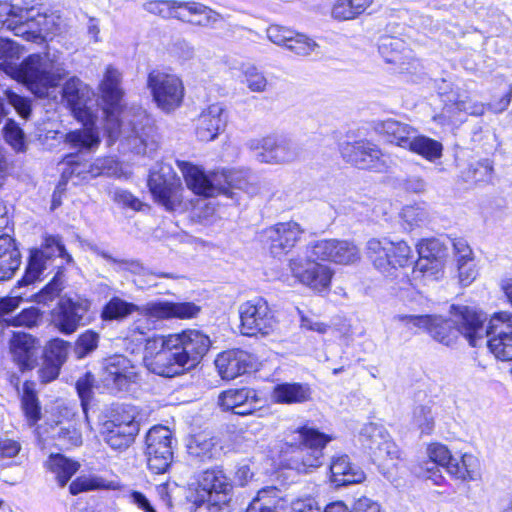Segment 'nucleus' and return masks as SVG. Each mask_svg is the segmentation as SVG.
Instances as JSON below:
<instances>
[{
	"instance_id": "nucleus-3",
	"label": "nucleus",
	"mask_w": 512,
	"mask_h": 512,
	"mask_svg": "<svg viewBox=\"0 0 512 512\" xmlns=\"http://www.w3.org/2000/svg\"><path fill=\"white\" fill-rule=\"evenodd\" d=\"M456 320L463 336L472 347L482 345L487 337V346L497 359L512 361V314H494L486 328V318L482 313L473 308H457Z\"/></svg>"
},
{
	"instance_id": "nucleus-63",
	"label": "nucleus",
	"mask_w": 512,
	"mask_h": 512,
	"mask_svg": "<svg viewBox=\"0 0 512 512\" xmlns=\"http://www.w3.org/2000/svg\"><path fill=\"white\" fill-rule=\"evenodd\" d=\"M267 37L271 42L287 47L293 37V31L280 25H271L267 29Z\"/></svg>"
},
{
	"instance_id": "nucleus-49",
	"label": "nucleus",
	"mask_w": 512,
	"mask_h": 512,
	"mask_svg": "<svg viewBox=\"0 0 512 512\" xmlns=\"http://www.w3.org/2000/svg\"><path fill=\"white\" fill-rule=\"evenodd\" d=\"M99 334L93 330H86L80 334L75 342L74 353L78 359H82L92 353L98 347Z\"/></svg>"
},
{
	"instance_id": "nucleus-26",
	"label": "nucleus",
	"mask_w": 512,
	"mask_h": 512,
	"mask_svg": "<svg viewBox=\"0 0 512 512\" xmlns=\"http://www.w3.org/2000/svg\"><path fill=\"white\" fill-rule=\"evenodd\" d=\"M254 357L244 350H228L215 359L216 369L222 379L232 380L254 368Z\"/></svg>"
},
{
	"instance_id": "nucleus-19",
	"label": "nucleus",
	"mask_w": 512,
	"mask_h": 512,
	"mask_svg": "<svg viewBox=\"0 0 512 512\" xmlns=\"http://www.w3.org/2000/svg\"><path fill=\"white\" fill-rule=\"evenodd\" d=\"M305 229L296 221L279 222L264 231L270 253L282 256L291 251L300 241Z\"/></svg>"
},
{
	"instance_id": "nucleus-54",
	"label": "nucleus",
	"mask_w": 512,
	"mask_h": 512,
	"mask_svg": "<svg viewBox=\"0 0 512 512\" xmlns=\"http://www.w3.org/2000/svg\"><path fill=\"white\" fill-rule=\"evenodd\" d=\"M154 328V321L148 317L142 316L136 319L128 328L127 338H131L132 341L141 343L145 340L146 335L150 330Z\"/></svg>"
},
{
	"instance_id": "nucleus-15",
	"label": "nucleus",
	"mask_w": 512,
	"mask_h": 512,
	"mask_svg": "<svg viewBox=\"0 0 512 512\" xmlns=\"http://www.w3.org/2000/svg\"><path fill=\"white\" fill-rule=\"evenodd\" d=\"M149 469L155 474L166 472L173 458L172 431L165 426L152 427L146 436Z\"/></svg>"
},
{
	"instance_id": "nucleus-20",
	"label": "nucleus",
	"mask_w": 512,
	"mask_h": 512,
	"mask_svg": "<svg viewBox=\"0 0 512 512\" xmlns=\"http://www.w3.org/2000/svg\"><path fill=\"white\" fill-rule=\"evenodd\" d=\"M311 255L315 259L349 265L360 259L358 247L347 240L324 239L315 242L311 247Z\"/></svg>"
},
{
	"instance_id": "nucleus-4",
	"label": "nucleus",
	"mask_w": 512,
	"mask_h": 512,
	"mask_svg": "<svg viewBox=\"0 0 512 512\" xmlns=\"http://www.w3.org/2000/svg\"><path fill=\"white\" fill-rule=\"evenodd\" d=\"M64 262L71 263L72 257L66 252L64 245L57 236H47L41 249L31 251L24 276L26 283H32L45 276L47 270L57 269L53 279L41 290L39 302L53 300L62 290L61 269Z\"/></svg>"
},
{
	"instance_id": "nucleus-27",
	"label": "nucleus",
	"mask_w": 512,
	"mask_h": 512,
	"mask_svg": "<svg viewBox=\"0 0 512 512\" xmlns=\"http://www.w3.org/2000/svg\"><path fill=\"white\" fill-rule=\"evenodd\" d=\"M92 96V89L77 77L67 80L62 89V98L73 110L76 117L91 114L87 109V103Z\"/></svg>"
},
{
	"instance_id": "nucleus-5",
	"label": "nucleus",
	"mask_w": 512,
	"mask_h": 512,
	"mask_svg": "<svg viewBox=\"0 0 512 512\" xmlns=\"http://www.w3.org/2000/svg\"><path fill=\"white\" fill-rule=\"evenodd\" d=\"M33 9L22 8L8 2L0 3V24L7 23V27L15 35L22 36L28 41L37 42L51 32L52 17L37 14L29 17Z\"/></svg>"
},
{
	"instance_id": "nucleus-7",
	"label": "nucleus",
	"mask_w": 512,
	"mask_h": 512,
	"mask_svg": "<svg viewBox=\"0 0 512 512\" xmlns=\"http://www.w3.org/2000/svg\"><path fill=\"white\" fill-rule=\"evenodd\" d=\"M143 361L150 372L163 377H174L187 369L176 348L170 346L169 335L146 339Z\"/></svg>"
},
{
	"instance_id": "nucleus-31",
	"label": "nucleus",
	"mask_w": 512,
	"mask_h": 512,
	"mask_svg": "<svg viewBox=\"0 0 512 512\" xmlns=\"http://www.w3.org/2000/svg\"><path fill=\"white\" fill-rule=\"evenodd\" d=\"M376 131L383 135L388 142L407 149L417 129L409 124L394 119H387L376 124Z\"/></svg>"
},
{
	"instance_id": "nucleus-9",
	"label": "nucleus",
	"mask_w": 512,
	"mask_h": 512,
	"mask_svg": "<svg viewBox=\"0 0 512 512\" xmlns=\"http://www.w3.org/2000/svg\"><path fill=\"white\" fill-rule=\"evenodd\" d=\"M147 87L156 106L165 113L175 111L183 102L185 88L176 74L153 70L148 74Z\"/></svg>"
},
{
	"instance_id": "nucleus-16",
	"label": "nucleus",
	"mask_w": 512,
	"mask_h": 512,
	"mask_svg": "<svg viewBox=\"0 0 512 512\" xmlns=\"http://www.w3.org/2000/svg\"><path fill=\"white\" fill-rule=\"evenodd\" d=\"M360 441L370 450L374 460L380 465H388L389 462L395 465L401 457L398 446L392 441L385 428L375 423L363 426Z\"/></svg>"
},
{
	"instance_id": "nucleus-56",
	"label": "nucleus",
	"mask_w": 512,
	"mask_h": 512,
	"mask_svg": "<svg viewBox=\"0 0 512 512\" xmlns=\"http://www.w3.org/2000/svg\"><path fill=\"white\" fill-rule=\"evenodd\" d=\"M72 157H68L66 159V164L68 165L67 168H65L63 170V177L66 178V179H70V178H73V177H76L80 180H87V179H90L92 178L90 176V168L89 166H91V163L90 162H74L72 160H70Z\"/></svg>"
},
{
	"instance_id": "nucleus-29",
	"label": "nucleus",
	"mask_w": 512,
	"mask_h": 512,
	"mask_svg": "<svg viewBox=\"0 0 512 512\" xmlns=\"http://www.w3.org/2000/svg\"><path fill=\"white\" fill-rule=\"evenodd\" d=\"M10 352L21 370L31 369L36 364V341L29 334L15 332L10 340Z\"/></svg>"
},
{
	"instance_id": "nucleus-45",
	"label": "nucleus",
	"mask_w": 512,
	"mask_h": 512,
	"mask_svg": "<svg viewBox=\"0 0 512 512\" xmlns=\"http://www.w3.org/2000/svg\"><path fill=\"white\" fill-rule=\"evenodd\" d=\"M427 455L430 461L426 463V470L427 472H432L435 478L432 476L428 477L432 478L435 483H438L437 478H441V476L434 472L435 465L445 467L448 470V465H450L454 457L445 445L439 443L431 444L427 448Z\"/></svg>"
},
{
	"instance_id": "nucleus-62",
	"label": "nucleus",
	"mask_w": 512,
	"mask_h": 512,
	"mask_svg": "<svg viewBox=\"0 0 512 512\" xmlns=\"http://www.w3.org/2000/svg\"><path fill=\"white\" fill-rule=\"evenodd\" d=\"M430 245L434 246V245H436V243L428 242V243H421L419 245L420 260L416 263V269L419 270L420 272H423L424 276L432 275V272H430V269L428 267L429 264L432 266L431 269H438V267L440 266V262L437 261L436 259L431 260V261L429 260L430 254L426 253V250L429 249Z\"/></svg>"
},
{
	"instance_id": "nucleus-33",
	"label": "nucleus",
	"mask_w": 512,
	"mask_h": 512,
	"mask_svg": "<svg viewBox=\"0 0 512 512\" xmlns=\"http://www.w3.org/2000/svg\"><path fill=\"white\" fill-rule=\"evenodd\" d=\"M245 181L242 177V173L239 171L232 170H217L210 173L208 192L211 195L207 197H214L218 194H224L231 196V189H244Z\"/></svg>"
},
{
	"instance_id": "nucleus-28",
	"label": "nucleus",
	"mask_w": 512,
	"mask_h": 512,
	"mask_svg": "<svg viewBox=\"0 0 512 512\" xmlns=\"http://www.w3.org/2000/svg\"><path fill=\"white\" fill-rule=\"evenodd\" d=\"M77 118L84 123V127L67 133L65 143L80 151L96 149L100 144V137L97 128L94 126V116L88 114Z\"/></svg>"
},
{
	"instance_id": "nucleus-61",
	"label": "nucleus",
	"mask_w": 512,
	"mask_h": 512,
	"mask_svg": "<svg viewBox=\"0 0 512 512\" xmlns=\"http://www.w3.org/2000/svg\"><path fill=\"white\" fill-rule=\"evenodd\" d=\"M4 94L7 98L8 103L14 107L16 112L22 118H29L31 113V103L29 99L22 97L11 90H5Z\"/></svg>"
},
{
	"instance_id": "nucleus-34",
	"label": "nucleus",
	"mask_w": 512,
	"mask_h": 512,
	"mask_svg": "<svg viewBox=\"0 0 512 512\" xmlns=\"http://www.w3.org/2000/svg\"><path fill=\"white\" fill-rule=\"evenodd\" d=\"M331 482L336 486L360 483L365 479L364 472L350 463L347 456H339L330 465Z\"/></svg>"
},
{
	"instance_id": "nucleus-14",
	"label": "nucleus",
	"mask_w": 512,
	"mask_h": 512,
	"mask_svg": "<svg viewBox=\"0 0 512 512\" xmlns=\"http://www.w3.org/2000/svg\"><path fill=\"white\" fill-rule=\"evenodd\" d=\"M148 187L155 201L166 210L175 211L181 207L184 188L169 166L151 172Z\"/></svg>"
},
{
	"instance_id": "nucleus-18",
	"label": "nucleus",
	"mask_w": 512,
	"mask_h": 512,
	"mask_svg": "<svg viewBox=\"0 0 512 512\" xmlns=\"http://www.w3.org/2000/svg\"><path fill=\"white\" fill-rule=\"evenodd\" d=\"M169 337L170 346L176 348L187 369L199 362L211 344L209 337L198 330H186Z\"/></svg>"
},
{
	"instance_id": "nucleus-12",
	"label": "nucleus",
	"mask_w": 512,
	"mask_h": 512,
	"mask_svg": "<svg viewBox=\"0 0 512 512\" xmlns=\"http://www.w3.org/2000/svg\"><path fill=\"white\" fill-rule=\"evenodd\" d=\"M249 146L256 152V159L266 164L292 163L299 160L302 154L300 145L290 138L266 136L251 140Z\"/></svg>"
},
{
	"instance_id": "nucleus-25",
	"label": "nucleus",
	"mask_w": 512,
	"mask_h": 512,
	"mask_svg": "<svg viewBox=\"0 0 512 512\" xmlns=\"http://www.w3.org/2000/svg\"><path fill=\"white\" fill-rule=\"evenodd\" d=\"M226 123L225 107L221 103H213L199 114L195 124L196 136L200 141H212L224 130Z\"/></svg>"
},
{
	"instance_id": "nucleus-37",
	"label": "nucleus",
	"mask_w": 512,
	"mask_h": 512,
	"mask_svg": "<svg viewBox=\"0 0 512 512\" xmlns=\"http://www.w3.org/2000/svg\"><path fill=\"white\" fill-rule=\"evenodd\" d=\"M311 398V389L301 383H281L274 386L271 399L279 404H300Z\"/></svg>"
},
{
	"instance_id": "nucleus-47",
	"label": "nucleus",
	"mask_w": 512,
	"mask_h": 512,
	"mask_svg": "<svg viewBox=\"0 0 512 512\" xmlns=\"http://www.w3.org/2000/svg\"><path fill=\"white\" fill-rule=\"evenodd\" d=\"M411 425L421 434H431L435 426L431 408L424 405L416 406L412 411Z\"/></svg>"
},
{
	"instance_id": "nucleus-46",
	"label": "nucleus",
	"mask_w": 512,
	"mask_h": 512,
	"mask_svg": "<svg viewBox=\"0 0 512 512\" xmlns=\"http://www.w3.org/2000/svg\"><path fill=\"white\" fill-rule=\"evenodd\" d=\"M401 218L409 229L422 227L429 222V212L425 204L405 206L401 211Z\"/></svg>"
},
{
	"instance_id": "nucleus-22",
	"label": "nucleus",
	"mask_w": 512,
	"mask_h": 512,
	"mask_svg": "<svg viewBox=\"0 0 512 512\" xmlns=\"http://www.w3.org/2000/svg\"><path fill=\"white\" fill-rule=\"evenodd\" d=\"M139 431L137 422L133 417L124 419L114 418L105 421L101 425L100 434L104 442L114 450L127 449L135 439Z\"/></svg>"
},
{
	"instance_id": "nucleus-40",
	"label": "nucleus",
	"mask_w": 512,
	"mask_h": 512,
	"mask_svg": "<svg viewBox=\"0 0 512 512\" xmlns=\"http://www.w3.org/2000/svg\"><path fill=\"white\" fill-rule=\"evenodd\" d=\"M447 472L463 481H475L480 477V461L473 454L465 453L460 459L453 458Z\"/></svg>"
},
{
	"instance_id": "nucleus-30",
	"label": "nucleus",
	"mask_w": 512,
	"mask_h": 512,
	"mask_svg": "<svg viewBox=\"0 0 512 512\" xmlns=\"http://www.w3.org/2000/svg\"><path fill=\"white\" fill-rule=\"evenodd\" d=\"M256 402L255 392L249 388L229 389L219 395V405L227 411L238 415H247L253 411L252 404Z\"/></svg>"
},
{
	"instance_id": "nucleus-24",
	"label": "nucleus",
	"mask_w": 512,
	"mask_h": 512,
	"mask_svg": "<svg viewBox=\"0 0 512 512\" xmlns=\"http://www.w3.org/2000/svg\"><path fill=\"white\" fill-rule=\"evenodd\" d=\"M138 377L136 366L123 355H114L105 361L103 380L107 386L123 390Z\"/></svg>"
},
{
	"instance_id": "nucleus-2",
	"label": "nucleus",
	"mask_w": 512,
	"mask_h": 512,
	"mask_svg": "<svg viewBox=\"0 0 512 512\" xmlns=\"http://www.w3.org/2000/svg\"><path fill=\"white\" fill-rule=\"evenodd\" d=\"M22 53L17 43L0 37V69L22 82L35 96L49 97L67 75L64 65L49 54L30 55L19 65Z\"/></svg>"
},
{
	"instance_id": "nucleus-1",
	"label": "nucleus",
	"mask_w": 512,
	"mask_h": 512,
	"mask_svg": "<svg viewBox=\"0 0 512 512\" xmlns=\"http://www.w3.org/2000/svg\"><path fill=\"white\" fill-rule=\"evenodd\" d=\"M105 115V130L111 141L120 139L136 154L151 155L158 144L155 129L142 110H123L122 73L108 65L98 87Z\"/></svg>"
},
{
	"instance_id": "nucleus-38",
	"label": "nucleus",
	"mask_w": 512,
	"mask_h": 512,
	"mask_svg": "<svg viewBox=\"0 0 512 512\" xmlns=\"http://www.w3.org/2000/svg\"><path fill=\"white\" fill-rule=\"evenodd\" d=\"M45 467L55 476L59 486L64 487L71 477L78 471L80 464L66 456L51 454L45 462Z\"/></svg>"
},
{
	"instance_id": "nucleus-51",
	"label": "nucleus",
	"mask_w": 512,
	"mask_h": 512,
	"mask_svg": "<svg viewBox=\"0 0 512 512\" xmlns=\"http://www.w3.org/2000/svg\"><path fill=\"white\" fill-rule=\"evenodd\" d=\"M244 83L252 92H264L267 89L268 81L263 72L253 65L243 69Z\"/></svg>"
},
{
	"instance_id": "nucleus-43",
	"label": "nucleus",
	"mask_w": 512,
	"mask_h": 512,
	"mask_svg": "<svg viewBox=\"0 0 512 512\" xmlns=\"http://www.w3.org/2000/svg\"><path fill=\"white\" fill-rule=\"evenodd\" d=\"M183 12L188 15V20H182L183 22L199 26H212L221 18L217 12L194 1L185 2Z\"/></svg>"
},
{
	"instance_id": "nucleus-13",
	"label": "nucleus",
	"mask_w": 512,
	"mask_h": 512,
	"mask_svg": "<svg viewBox=\"0 0 512 512\" xmlns=\"http://www.w3.org/2000/svg\"><path fill=\"white\" fill-rule=\"evenodd\" d=\"M316 260L311 255L310 248L307 256L298 255L291 259L289 268L299 283L315 292L321 293L330 289L334 272L329 266L318 263Z\"/></svg>"
},
{
	"instance_id": "nucleus-39",
	"label": "nucleus",
	"mask_w": 512,
	"mask_h": 512,
	"mask_svg": "<svg viewBox=\"0 0 512 512\" xmlns=\"http://www.w3.org/2000/svg\"><path fill=\"white\" fill-rule=\"evenodd\" d=\"M178 167L189 189L205 197L211 195L208 192L210 173L206 174L201 167L185 161L178 162Z\"/></svg>"
},
{
	"instance_id": "nucleus-36",
	"label": "nucleus",
	"mask_w": 512,
	"mask_h": 512,
	"mask_svg": "<svg viewBox=\"0 0 512 512\" xmlns=\"http://www.w3.org/2000/svg\"><path fill=\"white\" fill-rule=\"evenodd\" d=\"M288 499L280 495L274 487L264 488L250 502L246 512H285Z\"/></svg>"
},
{
	"instance_id": "nucleus-57",
	"label": "nucleus",
	"mask_w": 512,
	"mask_h": 512,
	"mask_svg": "<svg viewBox=\"0 0 512 512\" xmlns=\"http://www.w3.org/2000/svg\"><path fill=\"white\" fill-rule=\"evenodd\" d=\"M70 349V343L62 339H53L47 346L48 358L54 363L62 365L66 360Z\"/></svg>"
},
{
	"instance_id": "nucleus-6",
	"label": "nucleus",
	"mask_w": 512,
	"mask_h": 512,
	"mask_svg": "<svg viewBox=\"0 0 512 512\" xmlns=\"http://www.w3.org/2000/svg\"><path fill=\"white\" fill-rule=\"evenodd\" d=\"M367 253L374 267L386 276H393L398 268L412 262L411 247L403 240L372 238L367 242Z\"/></svg>"
},
{
	"instance_id": "nucleus-60",
	"label": "nucleus",
	"mask_w": 512,
	"mask_h": 512,
	"mask_svg": "<svg viewBox=\"0 0 512 512\" xmlns=\"http://www.w3.org/2000/svg\"><path fill=\"white\" fill-rule=\"evenodd\" d=\"M171 319H191L200 312V307L191 302H170Z\"/></svg>"
},
{
	"instance_id": "nucleus-21",
	"label": "nucleus",
	"mask_w": 512,
	"mask_h": 512,
	"mask_svg": "<svg viewBox=\"0 0 512 512\" xmlns=\"http://www.w3.org/2000/svg\"><path fill=\"white\" fill-rule=\"evenodd\" d=\"M343 158L360 169L383 171L386 161L379 148L367 141L346 142L341 145Z\"/></svg>"
},
{
	"instance_id": "nucleus-42",
	"label": "nucleus",
	"mask_w": 512,
	"mask_h": 512,
	"mask_svg": "<svg viewBox=\"0 0 512 512\" xmlns=\"http://www.w3.org/2000/svg\"><path fill=\"white\" fill-rule=\"evenodd\" d=\"M407 150L433 162L442 157L443 145L437 140L419 134L417 131Z\"/></svg>"
},
{
	"instance_id": "nucleus-44",
	"label": "nucleus",
	"mask_w": 512,
	"mask_h": 512,
	"mask_svg": "<svg viewBox=\"0 0 512 512\" xmlns=\"http://www.w3.org/2000/svg\"><path fill=\"white\" fill-rule=\"evenodd\" d=\"M139 314V306L119 297H113L104 306L101 317L103 320H122L132 313Z\"/></svg>"
},
{
	"instance_id": "nucleus-59",
	"label": "nucleus",
	"mask_w": 512,
	"mask_h": 512,
	"mask_svg": "<svg viewBox=\"0 0 512 512\" xmlns=\"http://www.w3.org/2000/svg\"><path fill=\"white\" fill-rule=\"evenodd\" d=\"M316 43L305 35L297 34L293 31V37L288 42L287 48L298 55H309L314 51Z\"/></svg>"
},
{
	"instance_id": "nucleus-41",
	"label": "nucleus",
	"mask_w": 512,
	"mask_h": 512,
	"mask_svg": "<svg viewBox=\"0 0 512 512\" xmlns=\"http://www.w3.org/2000/svg\"><path fill=\"white\" fill-rule=\"evenodd\" d=\"M185 2L176 0H151L143 4L144 10L164 19L188 20L183 12Z\"/></svg>"
},
{
	"instance_id": "nucleus-11",
	"label": "nucleus",
	"mask_w": 512,
	"mask_h": 512,
	"mask_svg": "<svg viewBox=\"0 0 512 512\" xmlns=\"http://www.w3.org/2000/svg\"><path fill=\"white\" fill-rule=\"evenodd\" d=\"M240 331L245 336H266L277 325L274 312L262 297L247 300L239 305Z\"/></svg>"
},
{
	"instance_id": "nucleus-53",
	"label": "nucleus",
	"mask_w": 512,
	"mask_h": 512,
	"mask_svg": "<svg viewBox=\"0 0 512 512\" xmlns=\"http://www.w3.org/2000/svg\"><path fill=\"white\" fill-rule=\"evenodd\" d=\"M6 142L17 152L26 150L25 136L22 129L13 120H8L4 127Z\"/></svg>"
},
{
	"instance_id": "nucleus-52",
	"label": "nucleus",
	"mask_w": 512,
	"mask_h": 512,
	"mask_svg": "<svg viewBox=\"0 0 512 512\" xmlns=\"http://www.w3.org/2000/svg\"><path fill=\"white\" fill-rule=\"evenodd\" d=\"M107 481L98 476H81L70 484V492L77 495L84 491L107 488Z\"/></svg>"
},
{
	"instance_id": "nucleus-64",
	"label": "nucleus",
	"mask_w": 512,
	"mask_h": 512,
	"mask_svg": "<svg viewBox=\"0 0 512 512\" xmlns=\"http://www.w3.org/2000/svg\"><path fill=\"white\" fill-rule=\"evenodd\" d=\"M21 443L8 436L0 437V459L16 457L21 451Z\"/></svg>"
},
{
	"instance_id": "nucleus-58",
	"label": "nucleus",
	"mask_w": 512,
	"mask_h": 512,
	"mask_svg": "<svg viewBox=\"0 0 512 512\" xmlns=\"http://www.w3.org/2000/svg\"><path fill=\"white\" fill-rule=\"evenodd\" d=\"M289 512H322L318 501L309 495L296 497L288 500Z\"/></svg>"
},
{
	"instance_id": "nucleus-8",
	"label": "nucleus",
	"mask_w": 512,
	"mask_h": 512,
	"mask_svg": "<svg viewBox=\"0 0 512 512\" xmlns=\"http://www.w3.org/2000/svg\"><path fill=\"white\" fill-rule=\"evenodd\" d=\"M457 308L469 307L452 305L451 320L438 315H398L396 319L415 333L418 330L426 331L433 339L448 346L456 341L459 333L463 335L456 320Z\"/></svg>"
},
{
	"instance_id": "nucleus-32",
	"label": "nucleus",
	"mask_w": 512,
	"mask_h": 512,
	"mask_svg": "<svg viewBox=\"0 0 512 512\" xmlns=\"http://www.w3.org/2000/svg\"><path fill=\"white\" fill-rule=\"evenodd\" d=\"M378 49L387 63L395 64L401 69H406V65H409L414 58L412 50L399 38L383 37Z\"/></svg>"
},
{
	"instance_id": "nucleus-10",
	"label": "nucleus",
	"mask_w": 512,
	"mask_h": 512,
	"mask_svg": "<svg viewBox=\"0 0 512 512\" xmlns=\"http://www.w3.org/2000/svg\"><path fill=\"white\" fill-rule=\"evenodd\" d=\"M232 485L220 469L206 470L190 484L189 498L197 505L220 506L227 502Z\"/></svg>"
},
{
	"instance_id": "nucleus-55",
	"label": "nucleus",
	"mask_w": 512,
	"mask_h": 512,
	"mask_svg": "<svg viewBox=\"0 0 512 512\" xmlns=\"http://www.w3.org/2000/svg\"><path fill=\"white\" fill-rule=\"evenodd\" d=\"M56 439L64 447H75L82 444V435L74 424L60 427Z\"/></svg>"
},
{
	"instance_id": "nucleus-23",
	"label": "nucleus",
	"mask_w": 512,
	"mask_h": 512,
	"mask_svg": "<svg viewBox=\"0 0 512 512\" xmlns=\"http://www.w3.org/2000/svg\"><path fill=\"white\" fill-rule=\"evenodd\" d=\"M90 308V302L86 299L63 298L59 303V311L54 323L63 334L74 333L80 325H83L84 317Z\"/></svg>"
},
{
	"instance_id": "nucleus-48",
	"label": "nucleus",
	"mask_w": 512,
	"mask_h": 512,
	"mask_svg": "<svg viewBox=\"0 0 512 512\" xmlns=\"http://www.w3.org/2000/svg\"><path fill=\"white\" fill-rule=\"evenodd\" d=\"M169 301H151L139 306V315L148 317L150 320L171 319Z\"/></svg>"
},
{
	"instance_id": "nucleus-50",
	"label": "nucleus",
	"mask_w": 512,
	"mask_h": 512,
	"mask_svg": "<svg viewBox=\"0 0 512 512\" xmlns=\"http://www.w3.org/2000/svg\"><path fill=\"white\" fill-rule=\"evenodd\" d=\"M364 12L353 0H336L332 7V17L339 21L353 20Z\"/></svg>"
},
{
	"instance_id": "nucleus-35",
	"label": "nucleus",
	"mask_w": 512,
	"mask_h": 512,
	"mask_svg": "<svg viewBox=\"0 0 512 512\" xmlns=\"http://www.w3.org/2000/svg\"><path fill=\"white\" fill-rule=\"evenodd\" d=\"M21 264V255L15 240L9 235L0 236V281L13 277Z\"/></svg>"
},
{
	"instance_id": "nucleus-17",
	"label": "nucleus",
	"mask_w": 512,
	"mask_h": 512,
	"mask_svg": "<svg viewBox=\"0 0 512 512\" xmlns=\"http://www.w3.org/2000/svg\"><path fill=\"white\" fill-rule=\"evenodd\" d=\"M329 441L331 437L307 427L293 431L286 438L288 445L301 449V465L304 471L306 468L318 467L321 464L322 449Z\"/></svg>"
}]
</instances>
